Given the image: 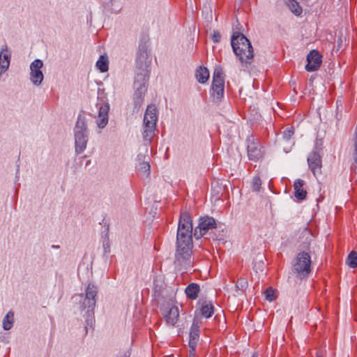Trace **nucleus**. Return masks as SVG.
Segmentation results:
<instances>
[{
  "label": "nucleus",
  "mask_w": 357,
  "mask_h": 357,
  "mask_svg": "<svg viewBox=\"0 0 357 357\" xmlns=\"http://www.w3.org/2000/svg\"><path fill=\"white\" fill-rule=\"evenodd\" d=\"M317 357H322L321 356L317 355Z\"/></svg>",
  "instance_id": "38"
},
{
  "label": "nucleus",
  "mask_w": 357,
  "mask_h": 357,
  "mask_svg": "<svg viewBox=\"0 0 357 357\" xmlns=\"http://www.w3.org/2000/svg\"><path fill=\"white\" fill-rule=\"evenodd\" d=\"M192 236L194 229L192 217L189 213L182 212L178 224L175 254V264L179 267L180 271H187L192 266Z\"/></svg>",
  "instance_id": "1"
},
{
  "label": "nucleus",
  "mask_w": 357,
  "mask_h": 357,
  "mask_svg": "<svg viewBox=\"0 0 357 357\" xmlns=\"http://www.w3.org/2000/svg\"><path fill=\"white\" fill-rule=\"evenodd\" d=\"M324 199V197L322 195H321L318 199H317V202H319L321 201H322Z\"/></svg>",
  "instance_id": "35"
},
{
  "label": "nucleus",
  "mask_w": 357,
  "mask_h": 357,
  "mask_svg": "<svg viewBox=\"0 0 357 357\" xmlns=\"http://www.w3.org/2000/svg\"><path fill=\"white\" fill-rule=\"evenodd\" d=\"M97 294L98 287L93 284L89 283L86 289L85 298L82 303V307L83 309L87 308L86 313L88 314V317H91L93 314V310L96 303V297Z\"/></svg>",
  "instance_id": "9"
},
{
  "label": "nucleus",
  "mask_w": 357,
  "mask_h": 357,
  "mask_svg": "<svg viewBox=\"0 0 357 357\" xmlns=\"http://www.w3.org/2000/svg\"><path fill=\"white\" fill-rule=\"evenodd\" d=\"M347 264L351 268L357 267V252L352 251L347 257Z\"/></svg>",
  "instance_id": "27"
},
{
  "label": "nucleus",
  "mask_w": 357,
  "mask_h": 357,
  "mask_svg": "<svg viewBox=\"0 0 357 357\" xmlns=\"http://www.w3.org/2000/svg\"><path fill=\"white\" fill-rule=\"evenodd\" d=\"M320 151L321 149L315 147L307 158L309 167L314 176L321 174L322 161Z\"/></svg>",
  "instance_id": "10"
},
{
  "label": "nucleus",
  "mask_w": 357,
  "mask_h": 357,
  "mask_svg": "<svg viewBox=\"0 0 357 357\" xmlns=\"http://www.w3.org/2000/svg\"><path fill=\"white\" fill-rule=\"evenodd\" d=\"M252 141L250 142L248 145V156L250 160L257 161L264 156V151L261 146L254 142V137H252Z\"/></svg>",
  "instance_id": "14"
},
{
  "label": "nucleus",
  "mask_w": 357,
  "mask_h": 357,
  "mask_svg": "<svg viewBox=\"0 0 357 357\" xmlns=\"http://www.w3.org/2000/svg\"><path fill=\"white\" fill-rule=\"evenodd\" d=\"M148 81L149 79L138 80V77H135V80L134 83L135 92L134 96H137L144 98V96L147 90Z\"/></svg>",
  "instance_id": "18"
},
{
  "label": "nucleus",
  "mask_w": 357,
  "mask_h": 357,
  "mask_svg": "<svg viewBox=\"0 0 357 357\" xmlns=\"http://www.w3.org/2000/svg\"><path fill=\"white\" fill-rule=\"evenodd\" d=\"M304 181L297 179L294 184V196L299 200H303L306 197L307 192L303 189Z\"/></svg>",
  "instance_id": "19"
},
{
  "label": "nucleus",
  "mask_w": 357,
  "mask_h": 357,
  "mask_svg": "<svg viewBox=\"0 0 357 357\" xmlns=\"http://www.w3.org/2000/svg\"><path fill=\"white\" fill-rule=\"evenodd\" d=\"M251 357H258V355H257V354L255 353L252 354V356Z\"/></svg>",
  "instance_id": "36"
},
{
  "label": "nucleus",
  "mask_w": 357,
  "mask_h": 357,
  "mask_svg": "<svg viewBox=\"0 0 357 357\" xmlns=\"http://www.w3.org/2000/svg\"><path fill=\"white\" fill-rule=\"evenodd\" d=\"M144 157H145V156H144V155H138V160H139V161L143 160V159L144 158Z\"/></svg>",
  "instance_id": "34"
},
{
  "label": "nucleus",
  "mask_w": 357,
  "mask_h": 357,
  "mask_svg": "<svg viewBox=\"0 0 357 357\" xmlns=\"http://www.w3.org/2000/svg\"><path fill=\"white\" fill-rule=\"evenodd\" d=\"M108 58L106 56H100L96 62V67L100 72L105 73L108 70Z\"/></svg>",
  "instance_id": "24"
},
{
  "label": "nucleus",
  "mask_w": 357,
  "mask_h": 357,
  "mask_svg": "<svg viewBox=\"0 0 357 357\" xmlns=\"http://www.w3.org/2000/svg\"><path fill=\"white\" fill-rule=\"evenodd\" d=\"M231 45L235 55L242 63H251L254 54L250 40L239 32L234 33Z\"/></svg>",
  "instance_id": "2"
},
{
  "label": "nucleus",
  "mask_w": 357,
  "mask_h": 357,
  "mask_svg": "<svg viewBox=\"0 0 357 357\" xmlns=\"http://www.w3.org/2000/svg\"><path fill=\"white\" fill-rule=\"evenodd\" d=\"M211 39L215 43H219L221 39L220 33L218 31H214L212 34Z\"/></svg>",
  "instance_id": "31"
},
{
  "label": "nucleus",
  "mask_w": 357,
  "mask_h": 357,
  "mask_svg": "<svg viewBox=\"0 0 357 357\" xmlns=\"http://www.w3.org/2000/svg\"><path fill=\"white\" fill-rule=\"evenodd\" d=\"M199 321L197 320H194L192 324V327L190 328L189 347L192 350L193 352L195 351L199 337Z\"/></svg>",
  "instance_id": "16"
},
{
  "label": "nucleus",
  "mask_w": 357,
  "mask_h": 357,
  "mask_svg": "<svg viewBox=\"0 0 357 357\" xmlns=\"http://www.w3.org/2000/svg\"><path fill=\"white\" fill-rule=\"evenodd\" d=\"M14 322V313L11 311L8 312L3 320V328L8 331L13 326Z\"/></svg>",
  "instance_id": "23"
},
{
  "label": "nucleus",
  "mask_w": 357,
  "mask_h": 357,
  "mask_svg": "<svg viewBox=\"0 0 357 357\" xmlns=\"http://www.w3.org/2000/svg\"><path fill=\"white\" fill-rule=\"evenodd\" d=\"M43 66V63L40 59H36L31 63L30 79L35 85H40L43 80V74L40 70Z\"/></svg>",
  "instance_id": "12"
},
{
  "label": "nucleus",
  "mask_w": 357,
  "mask_h": 357,
  "mask_svg": "<svg viewBox=\"0 0 357 357\" xmlns=\"http://www.w3.org/2000/svg\"><path fill=\"white\" fill-rule=\"evenodd\" d=\"M75 142V151L77 154L82 153L87 144L89 130L87 128L86 117L84 114L78 115L74 128Z\"/></svg>",
  "instance_id": "3"
},
{
  "label": "nucleus",
  "mask_w": 357,
  "mask_h": 357,
  "mask_svg": "<svg viewBox=\"0 0 357 357\" xmlns=\"http://www.w3.org/2000/svg\"><path fill=\"white\" fill-rule=\"evenodd\" d=\"M307 63L305 66V69L308 72H313L317 70L321 64V56L319 52L312 50L310 52L307 56Z\"/></svg>",
  "instance_id": "13"
},
{
  "label": "nucleus",
  "mask_w": 357,
  "mask_h": 357,
  "mask_svg": "<svg viewBox=\"0 0 357 357\" xmlns=\"http://www.w3.org/2000/svg\"><path fill=\"white\" fill-rule=\"evenodd\" d=\"M265 298L269 301H273L275 298L274 290L271 287H268L265 291Z\"/></svg>",
  "instance_id": "30"
},
{
  "label": "nucleus",
  "mask_w": 357,
  "mask_h": 357,
  "mask_svg": "<svg viewBox=\"0 0 357 357\" xmlns=\"http://www.w3.org/2000/svg\"><path fill=\"white\" fill-rule=\"evenodd\" d=\"M289 7L291 10L296 15H300L302 13V8L298 3L294 0H290Z\"/></svg>",
  "instance_id": "26"
},
{
  "label": "nucleus",
  "mask_w": 357,
  "mask_h": 357,
  "mask_svg": "<svg viewBox=\"0 0 357 357\" xmlns=\"http://www.w3.org/2000/svg\"><path fill=\"white\" fill-rule=\"evenodd\" d=\"M311 257L306 252H299L297 255L294 270L300 277H305L311 271Z\"/></svg>",
  "instance_id": "8"
},
{
  "label": "nucleus",
  "mask_w": 357,
  "mask_h": 357,
  "mask_svg": "<svg viewBox=\"0 0 357 357\" xmlns=\"http://www.w3.org/2000/svg\"><path fill=\"white\" fill-rule=\"evenodd\" d=\"M52 248H59V245H52Z\"/></svg>",
  "instance_id": "37"
},
{
  "label": "nucleus",
  "mask_w": 357,
  "mask_h": 357,
  "mask_svg": "<svg viewBox=\"0 0 357 357\" xmlns=\"http://www.w3.org/2000/svg\"><path fill=\"white\" fill-rule=\"evenodd\" d=\"M225 77L222 70L217 67L214 70L212 82V96L218 101L220 100L224 96Z\"/></svg>",
  "instance_id": "7"
},
{
  "label": "nucleus",
  "mask_w": 357,
  "mask_h": 357,
  "mask_svg": "<svg viewBox=\"0 0 357 357\" xmlns=\"http://www.w3.org/2000/svg\"><path fill=\"white\" fill-rule=\"evenodd\" d=\"M136 62L137 70L136 77H138V80L149 79L151 59L149 55L148 47L146 43L139 44Z\"/></svg>",
  "instance_id": "4"
},
{
  "label": "nucleus",
  "mask_w": 357,
  "mask_h": 357,
  "mask_svg": "<svg viewBox=\"0 0 357 357\" xmlns=\"http://www.w3.org/2000/svg\"><path fill=\"white\" fill-rule=\"evenodd\" d=\"M236 287L241 290L246 289L248 287V280L243 278L238 279Z\"/></svg>",
  "instance_id": "28"
},
{
  "label": "nucleus",
  "mask_w": 357,
  "mask_h": 357,
  "mask_svg": "<svg viewBox=\"0 0 357 357\" xmlns=\"http://www.w3.org/2000/svg\"><path fill=\"white\" fill-rule=\"evenodd\" d=\"M98 109V116L96 119V123L100 128H105L108 123V112L109 110V105L103 100H99L96 104Z\"/></svg>",
  "instance_id": "11"
},
{
  "label": "nucleus",
  "mask_w": 357,
  "mask_h": 357,
  "mask_svg": "<svg viewBox=\"0 0 357 357\" xmlns=\"http://www.w3.org/2000/svg\"><path fill=\"white\" fill-rule=\"evenodd\" d=\"M144 98L134 96V104H135V108H139L143 102Z\"/></svg>",
  "instance_id": "32"
},
{
  "label": "nucleus",
  "mask_w": 357,
  "mask_h": 357,
  "mask_svg": "<svg viewBox=\"0 0 357 357\" xmlns=\"http://www.w3.org/2000/svg\"><path fill=\"white\" fill-rule=\"evenodd\" d=\"M162 315L165 322L172 326H174L179 317L178 308L176 306H172L162 312Z\"/></svg>",
  "instance_id": "15"
},
{
  "label": "nucleus",
  "mask_w": 357,
  "mask_h": 357,
  "mask_svg": "<svg viewBox=\"0 0 357 357\" xmlns=\"http://www.w3.org/2000/svg\"><path fill=\"white\" fill-rule=\"evenodd\" d=\"M294 134V131L291 129H287L284 131V137L287 139L290 138Z\"/></svg>",
  "instance_id": "33"
},
{
  "label": "nucleus",
  "mask_w": 357,
  "mask_h": 357,
  "mask_svg": "<svg viewBox=\"0 0 357 357\" xmlns=\"http://www.w3.org/2000/svg\"><path fill=\"white\" fill-rule=\"evenodd\" d=\"M157 108L154 105H150L147 107L144 114L143 126V137L145 141L150 142L153 138L156 128L158 121Z\"/></svg>",
  "instance_id": "5"
},
{
  "label": "nucleus",
  "mask_w": 357,
  "mask_h": 357,
  "mask_svg": "<svg viewBox=\"0 0 357 357\" xmlns=\"http://www.w3.org/2000/svg\"><path fill=\"white\" fill-rule=\"evenodd\" d=\"M10 61V53L8 52L7 47L5 46L0 52V75L8 70Z\"/></svg>",
  "instance_id": "17"
},
{
  "label": "nucleus",
  "mask_w": 357,
  "mask_h": 357,
  "mask_svg": "<svg viewBox=\"0 0 357 357\" xmlns=\"http://www.w3.org/2000/svg\"><path fill=\"white\" fill-rule=\"evenodd\" d=\"M261 185V179L259 176H255L252 179V188L255 191H259Z\"/></svg>",
  "instance_id": "29"
},
{
  "label": "nucleus",
  "mask_w": 357,
  "mask_h": 357,
  "mask_svg": "<svg viewBox=\"0 0 357 357\" xmlns=\"http://www.w3.org/2000/svg\"><path fill=\"white\" fill-rule=\"evenodd\" d=\"M200 291V287L197 283H190L189 284L185 289V293L187 297L191 300H195L198 297V294Z\"/></svg>",
  "instance_id": "20"
},
{
  "label": "nucleus",
  "mask_w": 357,
  "mask_h": 357,
  "mask_svg": "<svg viewBox=\"0 0 357 357\" xmlns=\"http://www.w3.org/2000/svg\"><path fill=\"white\" fill-rule=\"evenodd\" d=\"M195 76L199 83L204 84L209 78V71L206 67L200 66L196 70Z\"/></svg>",
  "instance_id": "21"
},
{
  "label": "nucleus",
  "mask_w": 357,
  "mask_h": 357,
  "mask_svg": "<svg viewBox=\"0 0 357 357\" xmlns=\"http://www.w3.org/2000/svg\"><path fill=\"white\" fill-rule=\"evenodd\" d=\"M216 227L217 223L213 217L208 215L201 216L198 220V225L194 229V237L196 239H200L209 231Z\"/></svg>",
  "instance_id": "6"
},
{
  "label": "nucleus",
  "mask_w": 357,
  "mask_h": 357,
  "mask_svg": "<svg viewBox=\"0 0 357 357\" xmlns=\"http://www.w3.org/2000/svg\"><path fill=\"white\" fill-rule=\"evenodd\" d=\"M137 169L142 174L149 176L150 174V165L149 162L142 161L139 162Z\"/></svg>",
  "instance_id": "25"
},
{
  "label": "nucleus",
  "mask_w": 357,
  "mask_h": 357,
  "mask_svg": "<svg viewBox=\"0 0 357 357\" xmlns=\"http://www.w3.org/2000/svg\"><path fill=\"white\" fill-rule=\"evenodd\" d=\"M214 312L213 305L211 302H204L201 307V314L206 318L211 317Z\"/></svg>",
  "instance_id": "22"
}]
</instances>
